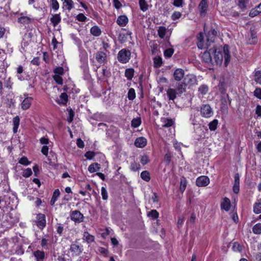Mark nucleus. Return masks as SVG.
<instances>
[{
    "label": "nucleus",
    "mask_w": 261,
    "mask_h": 261,
    "mask_svg": "<svg viewBox=\"0 0 261 261\" xmlns=\"http://www.w3.org/2000/svg\"><path fill=\"white\" fill-rule=\"evenodd\" d=\"M212 54H214L213 62L217 65L221 64L223 60V57L224 59V65L226 67L230 61V55L228 45H225L223 46V54L220 50L217 49H212Z\"/></svg>",
    "instance_id": "obj_1"
},
{
    "label": "nucleus",
    "mask_w": 261,
    "mask_h": 261,
    "mask_svg": "<svg viewBox=\"0 0 261 261\" xmlns=\"http://www.w3.org/2000/svg\"><path fill=\"white\" fill-rule=\"evenodd\" d=\"M217 34V32L213 30L212 31V36L207 37L206 42H205L203 41V35L202 33L200 32L199 33L197 37L198 42L197 43L198 48L202 49L204 48H208L211 45V43H212L214 41V37Z\"/></svg>",
    "instance_id": "obj_2"
},
{
    "label": "nucleus",
    "mask_w": 261,
    "mask_h": 261,
    "mask_svg": "<svg viewBox=\"0 0 261 261\" xmlns=\"http://www.w3.org/2000/svg\"><path fill=\"white\" fill-rule=\"evenodd\" d=\"M185 91V88L182 84H178L176 89L169 88L167 95L170 100H173L177 96H180Z\"/></svg>",
    "instance_id": "obj_3"
},
{
    "label": "nucleus",
    "mask_w": 261,
    "mask_h": 261,
    "mask_svg": "<svg viewBox=\"0 0 261 261\" xmlns=\"http://www.w3.org/2000/svg\"><path fill=\"white\" fill-rule=\"evenodd\" d=\"M19 97L21 101V108L23 110L29 109L31 106L33 99V97L29 96L27 93H24L23 95H20Z\"/></svg>",
    "instance_id": "obj_4"
},
{
    "label": "nucleus",
    "mask_w": 261,
    "mask_h": 261,
    "mask_svg": "<svg viewBox=\"0 0 261 261\" xmlns=\"http://www.w3.org/2000/svg\"><path fill=\"white\" fill-rule=\"evenodd\" d=\"M130 56V51L128 49L123 48L118 52L117 59L121 63L125 64L129 61Z\"/></svg>",
    "instance_id": "obj_5"
},
{
    "label": "nucleus",
    "mask_w": 261,
    "mask_h": 261,
    "mask_svg": "<svg viewBox=\"0 0 261 261\" xmlns=\"http://www.w3.org/2000/svg\"><path fill=\"white\" fill-rule=\"evenodd\" d=\"M200 115L202 117L210 118L213 115V111L209 105H203L200 110Z\"/></svg>",
    "instance_id": "obj_6"
},
{
    "label": "nucleus",
    "mask_w": 261,
    "mask_h": 261,
    "mask_svg": "<svg viewBox=\"0 0 261 261\" xmlns=\"http://www.w3.org/2000/svg\"><path fill=\"white\" fill-rule=\"evenodd\" d=\"M70 219L75 223H80L84 220L83 215L79 211H71L70 214Z\"/></svg>",
    "instance_id": "obj_7"
},
{
    "label": "nucleus",
    "mask_w": 261,
    "mask_h": 261,
    "mask_svg": "<svg viewBox=\"0 0 261 261\" xmlns=\"http://www.w3.org/2000/svg\"><path fill=\"white\" fill-rule=\"evenodd\" d=\"M82 250L83 249L81 247L75 244H72L70 246L69 253L71 256L75 257L80 255L82 252Z\"/></svg>",
    "instance_id": "obj_8"
},
{
    "label": "nucleus",
    "mask_w": 261,
    "mask_h": 261,
    "mask_svg": "<svg viewBox=\"0 0 261 261\" xmlns=\"http://www.w3.org/2000/svg\"><path fill=\"white\" fill-rule=\"evenodd\" d=\"M95 59L97 62L100 65H104L107 61V55L105 53L98 51L95 55Z\"/></svg>",
    "instance_id": "obj_9"
},
{
    "label": "nucleus",
    "mask_w": 261,
    "mask_h": 261,
    "mask_svg": "<svg viewBox=\"0 0 261 261\" xmlns=\"http://www.w3.org/2000/svg\"><path fill=\"white\" fill-rule=\"evenodd\" d=\"M210 178L207 176L202 175L197 178L196 185L198 187H205L210 184Z\"/></svg>",
    "instance_id": "obj_10"
},
{
    "label": "nucleus",
    "mask_w": 261,
    "mask_h": 261,
    "mask_svg": "<svg viewBox=\"0 0 261 261\" xmlns=\"http://www.w3.org/2000/svg\"><path fill=\"white\" fill-rule=\"evenodd\" d=\"M36 224L40 229H43L46 225L45 216L43 214H38L36 216Z\"/></svg>",
    "instance_id": "obj_11"
},
{
    "label": "nucleus",
    "mask_w": 261,
    "mask_h": 261,
    "mask_svg": "<svg viewBox=\"0 0 261 261\" xmlns=\"http://www.w3.org/2000/svg\"><path fill=\"white\" fill-rule=\"evenodd\" d=\"M211 53H212V49H210L208 50L204 51L201 55V58L204 62L212 64H214L213 59L211 57Z\"/></svg>",
    "instance_id": "obj_12"
},
{
    "label": "nucleus",
    "mask_w": 261,
    "mask_h": 261,
    "mask_svg": "<svg viewBox=\"0 0 261 261\" xmlns=\"http://www.w3.org/2000/svg\"><path fill=\"white\" fill-rule=\"evenodd\" d=\"M128 22V19L125 15H120L117 17L116 23L120 27H125Z\"/></svg>",
    "instance_id": "obj_13"
},
{
    "label": "nucleus",
    "mask_w": 261,
    "mask_h": 261,
    "mask_svg": "<svg viewBox=\"0 0 261 261\" xmlns=\"http://www.w3.org/2000/svg\"><path fill=\"white\" fill-rule=\"evenodd\" d=\"M185 75V71L181 68H177L175 70L173 73V77L175 80L177 81H181Z\"/></svg>",
    "instance_id": "obj_14"
},
{
    "label": "nucleus",
    "mask_w": 261,
    "mask_h": 261,
    "mask_svg": "<svg viewBox=\"0 0 261 261\" xmlns=\"http://www.w3.org/2000/svg\"><path fill=\"white\" fill-rule=\"evenodd\" d=\"M198 7L200 11V15L202 16H205L207 8L206 0H201Z\"/></svg>",
    "instance_id": "obj_15"
},
{
    "label": "nucleus",
    "mask_w": 261,
    "mask_h": 261,
    "mask_svg": "<svg viewBox=\"0 0 261 261\" xmlns=\"http://www.w3.org/2000/svg\"><path fill=\"white\" fill-rule=\"evenodd\" d=\"M147 144V140L143 137L137 138L135 141V145L139 148H143Z\"/></svg>",
    "instance_id": "obj_16"
},
{
    "label": "nucleus",
    "mask_w": 261,
    "mask_h": 261,
    "mask_svg": "<svg viewBox=\"0 0 261 261\" xmlns=\"http://www.w3.org/2000/svg\"><path fill=\"white\" fill-rule=\"evenodd\" d=\"M185 83L187 85H193L197 83L196 76L193 74H188L185 78Z\"/></svg>",
    "instance_id": "obj_17"
},
{
    "label": "nucleus",
    "mask_w": 261,
    "mask_h": 261,
    "mask_svg": "<svg viewBox=\"0 0 261 261\" xmlns=\"http://www.w3.org/2000/svg\"><path fill=\"white\" fill-rule=\"evenodd\" d=\"M68 95L65 93H62L60 96L57 98L56 102L61 105H65L67 102Z\"/></svg>",
    "instance_id": "obj_18"
},
{
    "label": "nucleus",
    "mask_w": 261,
    "mask_h": 261,
    "mask_svg": "<svg viewBox=\"0 0 261 261\" xmlns=\"http://www.w3.org/2000/svg\"><path fill=\"white\" fill-rule=\"evenodd\" d=\"M221 209L224 210L226 212L230 210V201L228 198L225 197L223 199L221 204Z\"/></svg>",
    "instance_id": "obj_19"
},
{
    "label": "nucleus",
    "mask_w": 261,
    "mask_h": 261,
    "mask_svg": "<svg viewBox=\"0 0 261 261\" xmlns=\"http://www.w3.org/2000/svg\"><path fill=\"white\" fill-rule=\"evenodd\" d=\"M63 7L66 10L70 11L74 8V2L72 0H62Z\"/></svg>",
    "instance_id": "obj_20"
},
{
    "label": "nucleus",
    "mask_w": 261,
    "mask_h": 261,
    "mask_svg": "<svg viewBox=\"0 0 261 261\" xmlns=\"http://www.w3.org/2000/svg\"><path fill=\"white\" fill-rule=\"evenodd\" d=\"M33 255L35 257L36 261H43L45 258V253L40 250H37L33 252Z\"/></svg>",
    "instance_id": "obj_21"
},
{
    "label": "nucleus",
    "mask_w": 261,
    "mask_h": 261,
    "mask_svg": "<svg viewBox=\"0 0 261 261\" xmlns=\"http://www.w3.org/2000/svg\"><path fill=\"white\" fill-rule=\"evenodd\" d=\"M94 237L88 232H84L83 233V240L86 243L90 244L94 241Z\"/></svg>",
    "instance_id": "obj_22"
},
{
    "label": "nucleus",
    "mask_w": 261,
    "mask_h": 261,
    "mask_svg": "<svg viewBox=\"0 0 261 261\" xmlns=\"http://www.w3.org/2000/svg\"><path fill=\"white\" fill-rule=\"evenodd\" d=\"M20 118L19 116H17L15 117L13 119V132L14 133H16L18 130V128L19 125Z\"/></svg>",
    "instance_id": "obj_23"
},
{
    "label": "nucleus",
    "mask_w": 261,
    "mask_h": 261,
    "mask_svg": "<svg viewBox=\"0 0 261 261\" xmlns=\"http://www.w3.org/2000/svg\"><path fill=\"white\" fill-rule=\"evenodd\" d=\"M90 33L92 35L95 37H98L101 35V31L97 25H95L91 28Z\"/></svg>",
    "instance_id": "obj_24"
},
{
    "label": "nucleus",
    "mask_w": 261,
    "mask_h": 261,
    "mask_svg": "<svg viewBox=\"0 0 261 261\" xmlns=\"http://www.w3.org/2000/svg\"><path fill=\"white\" fill-rule=\"evenodd\" d=\"M60 195V192L59 190V189L55 190L53 193V196L51 197V200L50 202L51 205L53 206L55 204V202L57 200V199L59 197Z\"/></svg>",
    "instance_id": "obj_25"
},
{
    "label": "nucleus",
    "mask_w": 261,
    "mask_h": 261,
    "mask_svg": "<svg viewBox=\"0 0 261 261\" xmlns=\"http://www.w3.org/2000/svg\"><path fill=\"white\" fill-rule=\"evenodd\" d=\"M61 17L59 14H56L52 16L50 21L54 27L56 26L61 21Z\"/></svg>",
    "instance_id": "obj_26"
},
{
    "label": "nucleus",
    "mask_w": 261,
    "mask_h": 261,
    "mask_svg": "<svg viewBox=\"0 0 261 261\" xmlns=\"http://www.w3.org/2000/svg\"><path fill=\"white\" fill-rule=\"evenodd\" d=\"M254 80L255 82L259 85H261V70H256L253 71Z\"/></svg>",
    "instance_id": "obj_27"
},
{
    "label": "nucleus",
    "mask_w": 261,
    "mask_h": 261,
    "mask_svg": "<svg viewBox=\"0 0 261 261\" xmlns=\"http://www.w3.org/2000/svg\"><path fill=\"white\" fill-rule=\"evenodd\" d=\"M100 169V165L98 163H93L88 167V171L90 173H94Z\"/></svg>",
    "instance_id": "obj_28"
},
{
    "label": "nucleus",
    "mask_w": 261,
    "mask_h": 261,
    "mask_svg": "<svg viewBox=\"0 0 261 261\" xmlns=\"http://www.w3.org/2000/svg\"><path fill=\"white\" fill-rule=\"evenodd\" d=\"M134 75V70L133 68L126 69L125 71V76L128 80H131Z\"/></svg>",
    "instance_id": "obj_29"
},
{
    "label": "nucleus",
    "mask_w": 261,
    "mask_h": 261,
    "mask_svg": "<svg viewBox=\"0 0 261 261\" xmlns=\"http://www.w3.org/2000/svg\"><path fill=\"white\" fill-rule=\"evenodd\" d=\"M32 19L28 16H21L18 19V21L22 24H27L30 23Z\"/></svg>",
    "instance_id": "obj_30"
},
{
    "label": "nucleus",
    "mask_w": 261,
    "mask_h": 261,
    "mask_svg": "<svg viewBox=\"0 0 261 261\" xmlns=\"http://www.w3.org/2000/svg\"><path fill=\"white\" fill-rule=\"evenodd\" d=\"M139 4L141 10L143 12H145L148 10V5L145 0H140Z\"/></svg>",
    "instance_id": "obj_31"
},
{
    "label": "nucleus",
    "mask_w": 261,
    "mask_h": 261,
    "mask_svg": "<svg viewBox=\"0 0 261 261\" xmlns=\"http://www.w3.org/2000/svg\"><path fill=\"white\" fill-rule=\"evenodd\" d=\"M167 29L165 27L160 26L158 30V33L159 37L161 39H163L166 34Z\"/></svg>",
    "instance_id": "obj_32"
},
{
    "label": "nucleus",
    "mask_w": 261,
    "mask_h": 261,
    "mask_svg": "<svg viewBox=\"0 0 261 261\" xmlns=\"http://www.w3.org/2000/svg\"><path fill=\"white\" fill-rule=\"evenodd\" d=\"M141 124V120L140 118H134L131 122V125L134 128L139 127Z\"/></svg>",
    "instance_id": "obj_33"
},
{
    "label": "nucleus",
    "mask_w": 261,
    "mask_h": 261,
    "mask_svg": "<svg viewBox=\"0 0 261 261\" xmlns=\"http://www.w3.org/2000/svg\"><path fill=\"white\" fill-rule=\"evenodd\" d=\"M253 211L255 214H258L261 213V199L255 203L254 206Z\"/></svg>",
    "instance_id": "obj_34"
},
{
    "label": "nucleus",
    "mask_w": 261,
    "mask_h": 261,
    "mask_svg": "<svg viewBox=\"0 0 261 261\" xmlns=\"http://www.w3.org/2000/svg\"><path fill=\"white\" fill-rule=\"evenodd\" d=\"M153 63L154 67L156 68L160 67L163 63L162 58L159 56L155 57L153 59Z\"/></svg>",
    "instance_id": "obj_35"
},
{
    "label": "nucleus",
    "mask_w": 261,
    "mask_h": 261,
    "mask_svg": "<svg viewBox=\"0 0 261 261\" xmlns=\"http://www.w3.org/2000/svg\"><path fill=\"white\" fill-rule=\"evenodd\" d=\"M218 121L214 119L208 124L209 129L211 131H214L217 129Z\"/></svg>",
    "instance_id": "obj_36"
},
{
    "label": "nucleus",
    "mask_w": 261,
    "mask_h": 261,
    "mask_svg": "<svg viewBox=\"0 0 261 261\" xmlns=\"http://www.w3.org/2000/svg\"><path fill=\"white\" fill-rule=\"evenodd\" d=\"M140 176L142 179L146 181H149L150 179L149 173L147 171L142 172Z\"/></svg>",
    "instance_id": "obj_37"
},
{
    "label": "nucleus",
    "mask_w": 261,
    "mask_h": 261,
    "mask_svg": "<svg viewBox=\"0 0 261 261\" xmlns=\"http://www.w3.org/2000/svg\"><path fill=\"white\" fill-rule=\"evenodd\" d=\"M174 50L172 48H169L165 50L164 52V55L165 58H169L172 57Z\"/></svg>",
    "instance_id": "obj_38"
},
{
    "label": "nucleus",
    "mask_w": 261,
    "mask_h": 261,
    "mask_svg": "<svg viewBox=\"0 0 261 261\" xmlns=\"http://www.w3.org/2000/svg\"><path fill=\"white\" fill-rule=\"evenodd\" d=\"M50 6L55 12L57 11L59 8V4L57 0H51Z\"/></svg>",
    "instance_id": "obj_39"
},
{
    "label": "nucleus",
    "mask_w": 261,
    "mask_h": 261,
    "mask_svg": "<svg viewBox=\"0 0 261 261\" xmlns=\"http://www.w3.org/2000/svg\"><path fill=\"white\" fill-rule=\"evenodd\" d=\"M208 88L205 85H202L198 88V92L202 95H205L208 91Z\"/></svg>",
    "instance_id": "obj_40"
},
{
    "label": "nucleus",
    "mask_w": 261,
    "mask_h": 261,
    "mask_svg": "<svg viewBox=\"0 0 261 261\" xmlns=\"http://www.w3.org/2000/svg\"><path fill=\"white\" fill-rule=\"evenodd\" d=\"M127 97L129 100H133L136 98V92L133 88H130L127 93Z\"/></svg>",
    "instance_id": "obj_41"
},
{
    "label": "nucleus",
    "mask_w": 261,
    "mask_h": 261,
    "mask_svg": "<svg viewBox=\"0 0 261 261\" xmlns=\"http://www.w3.org/2000/svg\"><path fill=\"white\" fill-rule=\"evenodd\" d=\"M147 216L153 219H155L159 217V214L156 210H153L149 212Z\"/></svg>",
    "instance_id": "obj_42"
},
{
    "label": "nucleus",
    "mask_w": 261,
    "mask_h": 261,
    "mask_svg": "<svg viewBox=\"0 0 261 261\" xmlns=\"http://www.w3.org/2000/svg\"><path fill=\"white\" fill-rule=\"evenodd\" d=\"M18 163L21 165L24 166H28L31 164V162L29 161L28 158L25 156H23L21 158L19 161Z\"/></svg>",
    "instance_id": "obj_43"
},
{
    "label": "nucleus",
    "mask_w": 261,
    "mask_h": 261,
    "mask_svg": "<svg viewBox=\"0 0 261 261\" xmlns=\"http://www.w3.org/2000/svg\"><path fill=\"white\" fill-rule=\"evenodd\" d=\"M253 232L255 234H260L261 233V223H257L255 224L253 228Z\"/></svg>",
    "instance_id": "obj_44"
},
{
    "label": "nucleus",
    "mask_w": 261,
    "mask_h": 261,
    "mask_svg": "<svg viewBox=\"0 0 261 261\" xmlns=\"http://www.w3.org/2000/svg\"><path fill=\"white\" fill-rule=\"evenodd\" d=\"M248 2V0H238V6L241 9H244L246 8Z\"/></svg>",
    "instance_id": "obj_45"
},
{
    "label": "nucleus",
    "mask_w": 261,
    "mask_h": 261,
    "mask_svg": "<svg viewBox=\"0 0 261 261\" xmlns=\"http://www.w3.org/2000/svg\"><path fill=\"white\" fill-rule=\"evenodd\" d=\"M32 174V169L30 168H28L23 170L22 175L24 177H29L31 176Z\"/></svg>",
    "instance_id": "obj_46"
},
{
    "label": "nucleus",
    "mask_w": 261,
    "mask_h": 261,
    "mask_svg": "<svg viewBox=\"0 0 261 261\" xmlns=\"http://www.w3.org/2000/svg\"><path fill=\"white\" fill-rule=\"evenodd\" d=\"M101 194L103 200H106L108 198V194L107 189L105 187H102L101 189Z\"/></svg>",
    "instance_id": "obj_47"
},
{
    "label": "nucleus",
    "mask_w": 261,
    "mask_h": 261,
    "mask_svg": "<svg viewBox=\"0 0 261 261\" xmlns=\"http://www.w3.org/2000/svg\"><path fill=\"white\" fill-rule=\"evenodd\" d=\"M74 116V113L72 111V110L71 109L68 110V116L67 118V120L68 121V122L71 123L72 121Z\"/></svg>",
    "instance_id": "obj_48"
},
{
    "label": "nucleus",
    "mask_w": 261,
    "mask_h": 261,
    "mask_svg": "<svg viewBox=\"0 0 261 261\" xmlns=\"http://www.w3.org/2000/svg\"><path fill=\"white\" fill-rule=\"evenodd\" d=\"M187 186V181L185 179H182L180 180V184L179 190L181 192L183 193L186 189Z\"/></svg>",
    "instance_id": "obj_49"
},
{
    "label": "nucleus",
    "mask_w": 261,
    "mask_h": 261,
    "mask_svg": "<svg viewBox=\"0 0 261 261\" xmlns=\"http://www.w3.org/2000/svg\"><path fill=\"white\" fill-rule=\"evenodd\" d=\"M173 146L175 150L178 151L180 155H181V157H183V155L181 152L180 149H181V144L180 143H178L176 141H175L173 142Z\"/></svg>",
    "instance_id": "obj_50"
},
{
    "label": "nucleus",
    "mask_w": 261,
    "mask_h": 261,
    "mask_svg": "<svg viewBox=\"0 0 261 261\" xmlns=\"http://www.w3.org/2000/svg\"><path fill=\"white\" fill-rule=\"evenodd\" d=\"M232 248L236 252H240L242 249V246L237 242L233 243Z\"/></svg>",
    "instance_id": "obj_51"
},
{
    "label": "nucleus",
    "mask_w": 261,
    "mask_h": 261,
    "mask_svg": "<svg viewBox=\"0 0 261 261\" xmlns=\"http://www.w3.org/2000/svg\"><path fill=\"white\" fill-rule=\"evenodd\" d=\"M164 123L163 126L168 127L173 125V121L171 119H165Z\"/></svg>",
    "instance_id": "obj_52"
},
{
    "label": "nucleus",
    "mask_w": 261,
    "mask_h": 261,
    "mask_svg": "<svg viewBox=\"0 0 261 261\" xmlns=\"http://www.w3.org/2000/svg\"><path fill=\"white\" fill-rule=\"evenodd\" d=\"M63 72L64 69L61 67H57L54 69L55 74H58V76L62 75L63 74Z\"/></svg>",
    "instance_id": "obj_53"
},
{
    "label": "nucleus",
    "mask_w": 261,
    "mask_h": 261,
    "mask_svg": "<svg viewBox=\"0 0 261 261\" xmlns=\"http://www.w3.org/2000/svg\"><path fill=\"white\" fill-rule=\"evenodd\" d=\"M181 16V13L179 12H174L171 15V18L173 20L179 19Z\"/></svg>",
    "instance_id": "obj_54"
},
{
    "label": "nucleus",
    "mask_w": 261,
    "mask_h": 261,
    "mask_svg": "<svg viewBox=\"0 0 261 261\" xmlns=\"http://www.w3.org/2000/svg\"><path fill=\"white\" fill-rule=\"evenodd\" d=\"M95 156V153L93 151H87L85 154V156L88 160H92L93 157Z\"/></svg>",
    "instance_id": "obj_55"
},
{
    "label": "nucleus",
    "mask_w": 261,
    "mask_h": 261,
    "mask_svg": "<svg viewBox=\"0 0 261 261\" xmlns=\"http://www.w3.org/2000/svg\"><path fill=\"white\" fill-rule=\"evenodd\" d=\"M54 79L58 84L62 85L63 84V80L61 76H58V74H55L54 76Z\"/></svg>",
    "instance_id": "obj_56"
},
{
    "label": "nucleus",
    "mask_w": 261,
    "mask_h": 261,
    "mask_svg": "<svg viewBox=\"0 0 261 261\" xmlns=\"http://www.w3.org/2000/svg\"><path fill=\"white\" fill-rule=\"evenodd\" d=\"M254 95L258 98V99H261V88H257L254 91Z\"/></svg>",
    "instance_id": "obj_57"
},
{
    "label": "nucleus",
    "mask_w": 261,
    "mask_h": 261,
    "mask_svg": "<svg viewBox=\"0 0 261 261\" xmlns=\"http://www.w3.org/2000/svg\"><path fill=\"white\" fill-rule=\"evenodd\" d=\"M63 230L64 227L63 226V225L60 223L57 224V226L56 227V231L57 233L61 235L63 231Z\"/></svg>",
    "instance_id": "obj_58"
},
{
    "label": "nucleus",
    "mask_w": 261,
    "mask_h": 261,
    "mask_svg": "<svg viewBox=\"0 0 261 261\" xmlns=\"http://www.w3.org/2000/svg\"><path fill=\"white\" fill-rule=\"evenodd\" d=\"M76 19L80 21H85L87 17L83 13H80L76 16Z\"/></svg>",
    "instance_id": "obj_59"
},
{
    "label": "nucleus",
    "mask_w": 261,
    "mask_h": 261,
    "mask_svg": "<svg viewBox=\"0 0 261 261\" xmlns=\"http://www.w3.org/2000/svg\"><path fill=\"white\" fill-rule=\"evenodd\" d=\"M260 12H259V11L257 8L252 9L249 13V16L251 17H253L258 14H259Z\"/></svg>",
    "instance_id": "obj_60"
},
{
    "label": "nucleus",
    "mask_w": 261,
    "mask_h": 261,
    "mask_svg": "<svg viewBox=\"0 0 261 261\" xmlns=\"http://www.w3.org/2000/svg\"><path fill=\"white\" fill-rule=\"evenodd\" d=\"M48 240L46 238H42L41 241V245L45 249H47Z\"/></svg>",
    "instance_id": "obj_61"
},
{
    "label": "nucleus",
    "mask_w": 261,
    "mask_h": 261,
    "mask_svg": "<svg viewBox=\"0 0 261 261\" xmlns=\"http://www.w3.org/2000/svg\"><path fill=\"white\" fill-rule=\"evenodd\" d=\"M35 0H29L28 4L29 5H33V8L36 10H41V8L39 6H37L36 4H35Z\"/></svg>",
    "instance_id": "obj_62"
},
{
    "label": "nucleus",
    "mask_w": 261,
    "mask_h": 261,
    "mask_svg": "<svg viewBox=\"0 0 261 261\" xmlns=\"http://www.w3.org/2000/svg\"><path fill=\"white\" fill-rule=\"evenodd\" d=\"M76 145L80 148H83L85 146L84 142L81 138H78L77 139Z\"/></svg>",
    "instance_id": "obj_63"
},
{
    "label": "nucleus",
    "mask_w": 261,
    "mask_h": 261,
    "mask_svg": "<svg viewBox=\"0 0 261 261\" xmlns=\"http://www.w3.org/2000/svg\"><path fill=\"white\" fill-rule=\"evenodd\" d=\"M183 0H174L173 5L176 7H181L182 6Z\"/></svg>",
    "instance_id": "obj_64"
}]
</instances>
